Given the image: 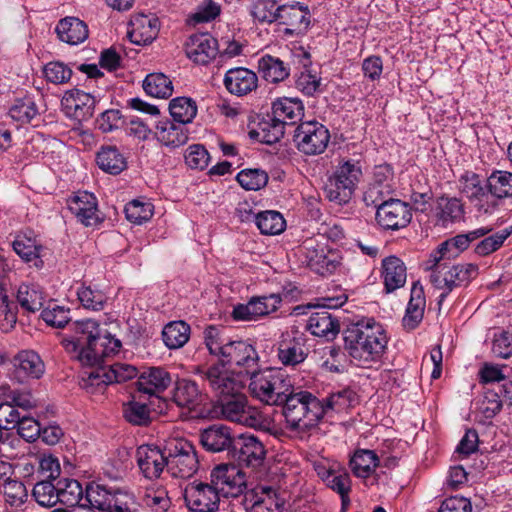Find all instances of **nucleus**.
<instances>
[{"label":"nucleus","mask_w":512,"mask_h":512,"mask_svg":"<svg viewBox=\"0 0 512 512\" xmlns=\"http://www.w3.org/2000/svg\"><path fill=\"white\" fill-rule=\"evenodd\" d=\"M388 335L384 326L373 317H362L351 322L344 331V347L361 367H372L384 357Z\"/></svg>","instance_id":"f257e3e1"},{"label":"nucleus","mask_w":512,"mask_h":512,"mask_svg":"<svg viewBox=\"0 0 512 512\" xmlns=\"http://www.w3.org/2000/svg\"><path fill=\"white\" fill-rule=\"evenodd\" d=\"M282 413L287 428L296 433H306L324 416L321 401L309 391L295 389L293 385L283 398Z\"/></svg>","instance_id":"f03ea898"},{"label":"nucleus","mask_w":512,"mask_h":512,"mask_svg":"<svg viewBox=\"0 0 512 512\" xmlns=\"http://www.w3.org/2000/svg\"><path fill=\"white\" fill-rule=\"evenodd\" d=\"M450 260L431 253L427 261L426 269L430 271V282L436 289L442 291L438 296L439 305L454 288L466 286L478 273V267L475 264L450 265Z\"/></svg>","instance_id":"7ed1b4c3"},{"label":"nucleus","mask_w":512,"mask_h":512,"mask_svg":"<svg viewBox=\"0 0 512 512\" xmlns=\"http://www.w3.org/2000/svg\"><path fill=\"white\" fill-rule=\"evenodd\" d=\"M249 390L251 395L267 405H281L292 383L282 369L267 368L253 371Z\"/></svg>","instance_id":"20e7f679"},{"label":"nucleus","mask_w":512,"mask_h":512,"mask_svg":"<svg viewBox=\"0 0 512 512\" xmlns=\"http://www.w3.org/2000/svg\"><path fill=\"white\" fill-rule=\"evenodd\" d=\"M101 339L99 322L94 319L77 320L70 324V333L62 343L65 350L82 365L95 360V349Z\"/></svg>","instance_id":"39448f33"},{"label":"nucleus","mask_w":512,"mask_h":512,"mask_svg":"<svg viewBox=\"0 0 512 512\" xmlns=\"http://www.w3.org/2000/svg\"><path fill=\"white\" fill-rule=\"evenodd\" d=\"M361 177L362 166L360 161L353 159L340 160L333 175L326 183L325 193L327 198L339 205L348 203Z\"/></svg>","instance_id":"423d86ee"},{"label":"nucleus","mask_w":512,"mask_h":512,"mask_svg":"<svg viewBox=\"0 0 512 512\" xmlns=\"http://www.w3.org/2000/svg\"><path fill=\"white\" fill-rule=\"evenodd\" d=\"M167 471L175 478H190L199 468L194 445L184 438H171L165 443Z\"/></svg>","instance_id":"0eeeda50"},{"label":"nucleus","mask_w":512,"mask_h":512,"mask_svg":"<svg viewBox=\"0 0 512 512\" xmlns=\"http://www.w3.org/2000/svg\"><path fill=\"white\" fill-rule=\"evenodd\" d=\"M196 374L200 375L202 380L208 384L217 400L233 396L245 389L247 378L222 364L197 367Z\"/></svg>","instance_id":"6e6552de"},{"label":"nucleus","mask_w":512,"mask_h":512,"mask_svg":"<svg viewBox=\"0 0 512 512\" xmlns=\"http://www.w3.org/2000/svg\"><path fill=\"white\" fill-rule=\"evenodd\" d=\"M82 506L100 512H138L134 495L117 492L114 496L103 486L87 485Z\"/></svg>","instance_id":"1a4fd4ad"},{"label":"nucleus","mask_w":512,"mask_h":512,"mask_svg":"<svg viewBox=\"0 0 512 512\" xmlns=\"http://www.w3.org/2000/svg\"><path fill=\"white\" fill-rule=\"evenodd\" d=\"M136 375L137 369L126 363L99 366L83 372L82 387L89 393L103 392L107 385L125 382Z\"/></svg>","instance_id":"9d476101"},{"label":"nucleus","mask_w":512,"mask_h":512,"mask_svg":"<svg viewBox=\"0 0 512 512\" xmlns=\"http://www.w3.org/2000/svg\"><path fill=\"white\" fill-rule=\"evenodd\" d=\"M258 362L259 356L254 346L239 340L227 342L217 364H222L248 378L253 371L258 369Z\"/></svg>","instance_id":"9b49d317"},{"label":"nucleus","mask_w":512,"mask_h":512,"mask_svg":"<svg viewBox=\"0 0 512 512\" xmlns=\"http://www.w3.org/2000/svg\"><path fill=\"white\" fill-rule=\"evenodd\" d=\"M458 188L479 213L491 214L498 205L489 194L487 179L473 171H465L459 177Z\"/></svg>","instance_id":"f8f14e48"},{"label":"nucleus","mask_w":512,"mask_h":512,"mask_svg":"<svg viewBox=\"0 0 512 512\" xmlns=\"http://www.w3.org/2000/svg\"><path fill=\"white\" fill-rule=\"evenodd\" d=\"M293 140L297 149L305 155L322 154L330 141L328 128L318 121L301 122L295 129Z\"/></svg>","instance_id":"ddd939ff"},{"label":"nucleus","mask_w":512,"mask_h":512,"mask_svg":"<svg viewBox=\"0 0 512 512\" xmlns=\"http://www.w3.org/2000/svg\"><path fill=\"white\" fill-rule=\"evenodd\" d=\"M208 483L220 497H237L245 488V474L234 465L219 464L211 470Z\"/></svg>","instance_id":"4468645a"},{"label":"nucleus","mask_w":512,"mask_h":512,"mask_svg":"<svg viewBox=\"0 0 512 512\" xmlns=\"http://www.w3.org/2000/svg\"><path fill=\"white\" fill-rule=\"evenodd\" d=\"M306 337L298 331L283 332L277 342V357L286 367L302 364L309 355Z\"/></svg>","instance_id":"2eb2a0df"},{"label":"nucleus","mask_w":512,"mask_h":512,"mask_svg":"<svg viewBox=\"0 0 512 512\" xmlns=\"http://www.w3.org/2000/svg\"><path fill=\"white\" fill-rule=\"evenodd\" d=\"M377 223L385 230H400L412 220L411 206L395 198H389L376 209Z\"/></svg>","instance_id":"dca6fc26"},{"label":"nucleus","mask_w":512,"mask_h":512,"mask_svg":"<svg viewBox=\"0 0 512 512\" xmlns=\"http://www.w3.org/2000/svg\"><path fill=\"white\" fill-rule=\"evenodd\" d=\"M185 504L192 512H215L219 508L220 496L208 482L193 481L183 493Z\"/></svg>","instance_id":"f3484780"},{"label":"nucleus","mask_w":512,"mask_h":512,"mask_svg":"<svg viewBox=\"0 0 512 512\" xmlns=\"http://www.w3.org/2000/svg\"><path fill=\"white\" fill-rule=\"evenodd\" d=\"M67 204L71 213L86 227L97 226L104 220L98 209L97 198L90 192H76Z\"/></svg>","instance_id":"a211bd4d"},{"label":"nucleus","mask_w":512,"mask_h":512,"mask_svg":"<svg viewBox=\"0 0 512 512\" xmlns=\"http://www.w3.org/2000/svg\"><path fill=\"white\" fill-rule=\"evenodd\" d=\"M309 7L300 2L281 5L277 23L285 26L284 34L298 36L307 32L310 26Z\"/></svg>","instance_id":"6ab92c4d"},{"label":"nucleus","mask_w":512,"mask_h":512,"mask_svg":"<svg viewBox=\"0 0 512 512\" xmlns=\"http://www.w3.org/2000/svg\"><path fill=\"white\" fill-rule=\"evenodd\" d=\"M13 251L29 267L41 270L44 267V247L32 231L18 232L12 241Z\"/></svg>","instance_id":"aec40b11"},{"label":"nucleus","mask_w":512,"mask_h":512,"mask_svg":"<svg viewBox=\"0 0 512 512\" xmlns=\"http://www.w3.org/2000/svg\"><path fill=\"white\" fill-rule=\"evenodd\" d=\"M231 453L240 464L255 468L262 464L266 450L256 436L240 434L235 437Z\"/></svg>","instance_id":"412c9836"},{"label":"nucleus","mask_w":512,"mask_h":512,"mask_svg":"<svg viewBox=\"0 0 512 512\" xmlns=\"http://www.w3.org/2000/svg\"><path fill=\"white\" fill-rule=\"evenodd\" d=\"M219 53V44L216 38L209 33H196L191 35L185 43V54L193 63L207 65Z\"/></svg>","instance_id":"4be33fe9"},{"label":"nucleus","mask_w":512,"mask_h":512,"mask_svg":"<svg viewBox=\"0 0 512 512\" xmlns=\"http://www.w3.org/2000/svg\"><path fill=\"white\" fill-rule=\"evenodd\" d=\"M95 105V97L79 89L67 91L61 100L65 114L78 121L90 119L94 114Z\"/></svg>","instance_id":"5701e85b"},{"label":"nucleus","mask_w":512,"mask_h":512,"mask_svg":"<svg viewBox=\"0 0 512 512\" xmlns=\"http://www.w3.org/2000/svg\"><path fill=\"white\" fill-rule=\"evenodd\" d=\"M137 464L147 479H157L160 477L164 468H167V457L165 446L163 449L152 445H142L136 452Z\"/></svg>","instance_id":"b1692460"},{"label":"nucleus","mask_w":512,"mask_h":512,"mask_svg":"<svg viewBox=\"0 0 512 512\" xmlns=\"http://www.w3.org/2000/svg\"><path fill=\"white\" fill-rule=\"evenodd\" d=\"M248 512H282L283 501L270 486L259 485L245 494Z\"/></svg>","instance_id":"393cba45"},{"label":"nucleus","mask_w":512,"mask_h":512,"mask_svg":"<svg viewBox=\"0 0 512 512\" xmlns=\"http://www.w3.org/2000/svg\"><path fill=\"white\" fill-rule=\"evenodd\" d=\"M172 383L171 374L162 367L146 368L136 381L137 390L149 397L161 399L163 393Z\"/></svg>","instance_id":"a878e982"},{"label":"nucleus","mask_w":512,"mask_h":512,"mask_svg":"<svg viewBox=\"0 0 512 512\" xmlns=\"http://www.w3.org/2000/svg\"><path fill=\"white\" fill-rule=\"evenodd\" d=\"M128 37L132 43L147 45L152 43L160 29L159 19L154 14H136L130 20Z\"/></svg>","instance_id":"bb28decb"},{"label":"nucleus","mask_w":512,"mask_h":512,"mask_svg":"<svg viewBox=\"0 0 512 512\" xmlns=\"http://www.w3.org/2000/svg\"><path fill=\"white\" fill-rule=\"evenodd\" d=\"M223 84L229 93L244 96L257 88L258 77L250 69L235 67L226 72Z\"/></svg>","instance_id":"cd10ccee"},{"label":"nucleus","mask_w":512,"mask_h":512,"mask_svg":"<svg viewBox=\"0 0 512 512\" xmlns=\"http://www.w3.org/2000/svg\"><path fill=\"white\" fill-rule=\"evenodd\" d=\"M492 231V228L481 227L470 231L466 234H459L442 242L438 248L433 251L438 257H446L448 259L456 258L462 251L468 248L469 244L481 237L486 236Z\"/></svg>","instance_id":"c85d7f7f"},{"label":"nucleus","mask_w":512,"mask_h":512,"mask_svg":"<svg viewBox=\"0 0 512 512\" xmlns=\"http://www.w3.org/2000/svg\"><path fill=\"white\" fill-rule=\"evenodd\" d=\"M270 114L284 127L293 126L302 119L304 106L298 98L282 97L272 103Z\"/></svg>","instance_id":"c756f323"},{"label":"nucleus","mask_w":512,"mask_h":512,"mask_svg":"<svg viewBox=\"0 0 512 512\" xmlns=\"http://www.w3.org/2000/svg\"><path fill=\"white\" fill-rule=\"evenodd\" d=\"M235 437L229 427L214 424L201 432L200 442L210 452L231 451Z\"/></svg>","instance_id":"7c9ffc66"},{"label":"nucleus","mask_w":512,"mask_h":512,"mask_svg":"<svg viewBox=\"0 0 512 512\" xmlns=\"http://www.w3.org/2000/svg\"><path fill=\"white\" fill-rule=\"evenodd\" d=\"M184 125L168 119L160 120L155 128V136L162 145L178 148L188 141V130Z\"/></svg>","instance_id":"2f4dec72"},{"label":"nucleus","mask_w":512,"mask_h":512,"mask_svg":"<svg viewBox=\"0 0 512 512\" xmlns=\"http://www.w3.org/2000/svg\"><path fill=\"white\" fill-rule=\"evenodd\" d=\"M382 277L386 292L388 293L403 287L407 278L404 262L396 256H389L383 259Z\"/></svg>","instance_id":"473e14b6"},{"label":"nucleus","mask_w":512,"mask_h":512,"mask_svg":"<svg viewBox=\"0 0 512 512\" xmlns=\"http://www.w3.org/2000/svg\"><path fill=\"white\" fill-rule=\"evenodd\" d=\"M55 31L61 41L70 45L80 44L88 38L87 25L75 17L61 19Z\"/></svg>","instance_id":"72a5a7b5"},{"label":"nucleus","mask_w":512,"mask_h":512,"mask_svg":"<svg viewBox=\"0 0 512 512\" xmlns=\"http://www.w3.org/2000/svg\"><path fill=\"white\" fill-rule=\"evenodd\" d=\"M16 297L21 308L30 313L40 311L47 301V294L36 283H22Z\"/></svg>","instance_id":"f704fd0d"},{"label":"nucleus","mask_w":512,"mask_h":512,"mask_svg":"<svg viewBox=\"0 0 512 512\" xmlns=\"http://www.w3.org/2000/svg\"><path fill=\"white\" fill-rule=\"evenodd\" d=\"M14 366L19 374L31 379H39L45 372V364L33 350H22L14 358Z\"/></svg>","instance_id":"c9c22d12"},{"label":"nucleus","mask_w":512,"mask_h":512,"mask_svg":"<svg viewBox=\"0 0 512 512\" xmlns=\"http://www.w3.org/2000/svg\"><path fill=\"white\" fill-rule=\"evenodd\" d=\"M436 205L437 220L448 226L464 219L465 208L462 201L456 197H439Z\"/></svg>","instance_id":"e433bc0d"},{"label":"nucleus","mask_w":512,"mask_h":512,"mask_svg":"<svg viewBox=\"0 0 512 512\" xmlns=\"http://www.w3.org/2000/svg\"><path fill=\"white\" fill-rule=\"evenodd\" d=\"M96 160L101 170L112 175L120 174L127 167L125 156L116 146L101 147Z\"/></svg>","instance_id":"4c0bfd02"},{"label":"nucleus","mask_w":512,"mask_h":512,"mask_svg":"<svg viewBox=\"0 0 512 512\" xmlns=\"http://www.w3.org/2000/svg\"><path fill=\"white\" fill-rule=\"evenodd\" d=\"M200 398L198 385L194 381L180 379L176 382L173 401L177 406L192 410L199 404Z\"/></svg>","instance_id":"58836bf2"},{"label":"nucleus","mask_w":512,"mask_h":512,"mask_svg":"<svg viewBox=\"0 0 512 512\" xmlns=\"http://www.w3.org/2000/svg\"><path fill=\"white\" fill-rule=\"evenodd\" d=\"M379 465L376 453L368 449H358L350 458L349 467L353 474L359 478H368Z\"/></svg>","instance_id":"ea45409f"},{"label":"nucleus","mask_w":512,"mask_h":512,"mask_svg":"<svg viewBox=\"0 0 512 512\" xmlns=\"http://www.w3.org/2000/svg\"><path fill=\"white\" fill-rule=\"evenodd\" d=\"M307 329L318 337H334L339 331V323L328 311L321 310L311 314Z\"/></svg>","instance_id":"a19ab883"},{"label":"nucleus","mask_w":512,"mask_h":512,"mask_svg":"<svg viewBox=\"0 0 512 512\" xmlns=\"http://www.w3.org/2000/svg\"><path fill=\"white\" fill-rule=\"evenodd\" d=\"M259 73L271 83H278L285 80L290 73L289 67L279 58L264 55L258 61Z\"/></svg>","instance_id":"79ce46f5"},{"label":"nucleus","mask_w":512,"mask_h":512,"mask_svg":"<svg viewBox=\"0 0 512 512\" xmlns=\"http://www.w3.org/2000/svg\"><path fill=\"white\" fill-rule=\"evenodd\" d=\"M285 133V127L269 113L257 125V128L250 132L251 137L257 138L265 144H274L278 142Z\"/></svg>","instance_id":"37998d69"},{"label":"nucleus","mask_w":512,"mask_h":512,"mask_svg":"<svg viewBox=\"0 0 512 512\" xmlns=\"http://www.w3.org/2000/svg\"><path fill=\"white\" fill-rule=\"evenodd\" d=\"M122 412L124 419L135 426H147L152 421L149 405L135 396L123 403Z\"/></svg>","instance_id":"c03bdc74"},{"label":"nucleus","mask_w":512,"mask_h":512,"mask_svg":"<svg viewBox=\"0 0 512 512\" xmlns=\"http://www.w3.org/2000/svg\"><path fill=\"white\" fill-rule=\"evenodd\" d=\"M425 309V297L422 289L412 288L411 298L408 302L405 315L403 317V326L407 330H414L422 321Z\"/></svg>","instance_id":"a18cd8bd"},{"label":"nucleus","mask_w":512,"mask_h":512,"mask_svg":"<svg viewBox=\"0 0 512 512\" xmlns=\"http://www.w3.org/2000/svg\"><path fill=\"white\" fill-rule=\"evenodd\" d=\"M324 484L340 496L342 509H346L350 505L349 494L352 488V481L345 468L337 466Z\"/></svg>","instance_id":"49530a36"},{"label":"nucleus","mask_w":512,"mask_h":512,"mask_svg":"<svg viewBox=\"0 0 512 512\" xmlns=\"http://www.w3.org/2000/svg\"><path fill=\"white\" fill-rule=\"evenodd\" d=\"M217 407L225 419L238 422L248 407L247 397L242 391L233 396L217 400Z\"/></svg>","instance_id":"de8ad7c7"},{"label":"nucleus","mask_w":512,"mask_h":512,"mask_svg":"<svg viewBox=\"0 0 512 512\" xmlns=\"http://www.w3.org/2000/svg\"><path fill=\"white\" fill-rule=\"evenodd\" d=\"M190 326L184 321L168 323L162 331L163 342L169 349L183 347L189 340Z\"/></svg>","instance_id":"09e8293b"},{"label":"nucleus","mask_w":512,"mask_h":512,"mask_svg":"<svg viewBox=\"0 0 512 512\" xmlns=\"http://www.w3.org/2000/svg\"><path fill=\"white\" fill-rule=\"evenodd\" d=\"M487 186L492 199H498L512 196V173L497 170L491 173L487 178Z\"/></svg>","instance_id":"8fccbe9b"},{"label":"nucleus","mask_w":512,"mask_h":512,"mask_svg":"<svg viewBox=\"0 0 512 512\" xmlns=\"http://www.w3.org/2000/svg\"><path fill=\"white\" fill-rule=\"evenodd\" d=\"M307 259L309 268L323 276L333 273L339 266L337 256L334 253H325L323 249L309 251Z\"/></svg>","instance_id":"3c124183"},{"label":"nucleus","mask_w":512,"mask_h":512,"mask_svg":"<svg viewBox=\"0 0 512 512\" xmlns=\"http://www.w3.org/2000/svg\"><path fill=\"white\" fill-rule=\"evenodd\" d=\"M34 485L32 495L35 501L43 507H53L58 502L59 498V481L53 484L54 480L37 479Z\"/></svg>","instance_id":"603ef678"},{"label":"nucleus","mask_w":512,"mask_h":512,"mask_svg":"<svg viewBox=\"0 0 512 512\" xmlns=\"http://www.w3.org/2000/svg\"><path fill=\"white\" fill-rule=\"evenodd\" d=\"M169 111L175 122L188 124L197 114V105L192 98L177 97L170 101Z\"/></svg>","instance_id":"864d4df0"},{"label":"nucleus","mask_w":512,"mask_h":512,"mask_svg":"<svg viewBox=\"0 0 512 512\" xmlns=\"http://www.w3.org/2000/svg\"><path fill=\"white\" fill-rule=\"evenodd\" d=\"M121 342L119 339L112 337L111 335H101V339L98 345L95 346L91 352L95 354V360L90 362H84V366H87V370L94 369L99 366H103L102 363L106 357L115 354L119 351Z\"/></svg>","instance_id":"5fc2aeb1"},{"label":"nucleus","mask_w":512,"mask_h":512,"mask_svg":"<svg viewBox=\"0 0 512 512\" xmlns=\"http://www.w3.org/2000/svg\"><path fill=\"white\" fill-rule=\"evenodd\" d=\"M144 91L155 98H168L173 93L172 81L162 73H152L143 81Z\"/></svg>","instance_id":"6e6d98bb"},{"label":"nucleus","mask_w":512,"mask_h":512,"mask_svg":"<svg viewBox=\"0 0 512 512\" xmlns=\"http://www.w3.org/2000/svg\"><path fill=\"white\" fill-rule=\"evenodd\" d=\"M254 219L260 232L265 235L280 234L286 226L283 216L273 210L260 212L254 216Z\"/></svg>","instance_id":"4d7b16f0"},{"label":"nucleus","mask_w":512,"mask_h":512,"mask_svg":"<svg viewBox=\"0 0 512 512\" xmlns=\"http://www.w3.org/2000/svg\"><path fill=\"white\" fill-rule=\"evenodd\" d=\"M85 495V489L79 481L75 479L59 480V498L60 502L66 506H82Z\"/></svg>","instance_id":"13d9d810"},{"label":"nucleus","mask_w":512,"mask_h":512,"mask_svg":"<svg viewBox=\"0 0 512 512\" xmlns=\"http://www.w3.org/2000/svg\"><path fill=\"white\" fill-rule=\"evenodd\" d=\"M37 115V105L29 96L16 99L9 109V116L20 124L30 123Z\"/></svg>","instance_id":"bf43d9fd"},{"label":"nucleus","mask_w":512,"mask_h":512,"mask_svg":"<svg viewBox=\"0 0 512 512\" xmlns=\"http://www.w3.org/2000/svg\"><path fill=\"white\" fill-rule=\"evenodd\" d=\"M296 88L307 96H315L323 92L322 78L316 71L305 67L297 76Z\"/></svg>","instance_id":"052dcab7"},{"label":"nucleus","mask_w":512,"mask_h":512,"mask_svg":"<svg viewBox=\"0 0 512 512\" xmlns=\"http://www.w3.org/2000/svg\"><path fill=\"white\" fill-rule=\"evenodd\" d=\"M512 234V226L504 228L493 235L482 239L475 247L474 251L479 256H487L498 250L505 240Z\"/></svg>","instance_id":"680f3d73"},{"label":"nucleus","mask_w":512,"mask_h":512,"mask_svg":"<svg viewBox=\"0 0 512 512\" xmlns=\"http://www.w3.org/2000/svg\"><path fill=\"white\" fill-rule=\"evenodd\" d=\"M36 460L37 479L56 480L60 476L61 466L57 457L52 454H38Z\"/></svg>","instance_id":"e2e57ef3"},{"label":"nucleus","mask_w":512,"mask_h":512,"mask_svg":"<svg viewBox=\"0 0 512 512\" xmlns=\"http://www.w3.org/2000/svg\"><path fill=\"white\" fill-rule=\"evenodd\" d=\"M124 212L127 220L142 224L153 216V205L150 202L135 199L125 205Z\"/></svg>","instance_id":"0e129e2a"},{"label":"nucleus","mask_w":512,"mask_h":512,"mask_svg":"<svg viewBox=\"0 0 512 512\" xmlns=\"http://www.w3.org/2000/svg\"><path fill=\"white\" fill-rule=\"evenodd\" d=\"M78 300L85 309L100 311L106 303V296L97 289L82 285L77 290Z\"/></svg>","instance_id":"69168bd1"},{"label":"nucleus","mask_w":512,"mask_h":512,"mask_svg":"<svg viewBox=\"0 0 512 512\" xmlns=\"http://www.w3.org/2000/svg\"><path fill=\"white\" fill-rule=\"evenodd\" d=\"M237 181L246 190H259L266 186L268 175L261 169H245L238 173Z\"/></svg>","instance_id":"338daca9"},{"label":"nucleus","mask_w":512,"mask_h":512,"mask_svg":"<svg viewBox=\"0 0 512 512\" xmlns=\"http://www.w3.org/2000/svg\"><path fill=\"white\" fill-rule=\"evenodd\" d=\"M2 491L5 501L12 506L23 504L28 496L25 485L21 481L11 478H7L4 481Z\"/></svg>","instance_id":"774afa93"}]
</instances>
